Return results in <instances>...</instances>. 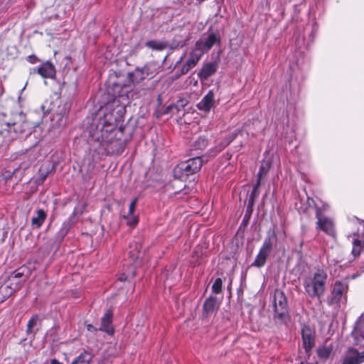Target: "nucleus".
<instances>
[{
	"label": "nucleus",
	"instance_id": "40",
	"mask_svg": "<svg viewBox=\"0 0 364 364\" xmlns=\"http://www.w3.org/2000/svg\"><path fill=\"white\" fill-rule=\"evenodd\" d=\"M358 322L359 323H360V324H361V323H364V313H363V314H362V315L360 316V318H359V319H358Z\"/></svg>",
	"mask_w": 364,
	"mask_h": 364
},
{
	"label": "nucleus",
	"instance_id": "30",
	"mask_svg": "<svg viewBox=\"0 0 364 364\" xmlns=\"http://www.w3.org/2000/svg\"><path fill=\"white\" fill-rule=\"evenodd\" d=\"M331 353V348L327 346H321L317 349L318 356L321 358H328Z\"/></svg>",
	"mask_w": 364,
	"mask_h": 364
},
{
	"label": "nucleus",
	"instance_id": "37",
	"mask_svg": "<svg viewBox=\"0 0 364 364\" xmlns=\"http://www.w3.org/2000/svg\"><path fill=\"white\" fill-rule=\"evenodd\" d=\"M127 219V225L129 226H131V227H134L135 226L137 223H138V217L133 215H129V218H126Z\"/></svg>",
	"mask_w": 364,
	"mask_h": 364
},
{
	"label": "nucleus",
	"instance_id": "44",
	"mask_svg": "<svg viewBox=\"0 0 364 364\" xmlns=\"http://www.w3.org/2000/svg\"><path fill=\"white\" fill-rule=\"evenodd\" d=\"M306 30H308V31H309V28H304V31H306Z\"/></svg>",
	"mask_w": 364,
	"mask_h": 364
},
{
	"label": "nucleus",
	"instance_id": "17",
	"mask_svg": "<svg viewBox=\"0 0 364 364\" xmlns=\"http://www.w3.org/2000/svg\"><path fill=\"white\" fill-rule=\"evenodd\" d=\"M220 38L215 33H210L208 37L203 41L202 39L198 40L196 43H201V49L205 53L209 50L215 44L220 43Z\"/></svg>",
	"mask_w": 364,
	"mask_h": 364
},
{
	"label": "nucleus",
	"instance_id": "1",
	"mask_svg": "<svg viewBox=\"0 0 364 364\" xmlns=\"http://www.w3.org/2000/svg\"><path fill=\"white\" fill-rule=\"evenodd\" d=\"M123 108L115 112L109 106L100 109L93 119L90 134L108 154H120L124 149V143L116 139L114 131L117 122L122 117Z\"/></svg>",
	"mask_w": 364,
	"mask_h": 364
},
{
	"label": "nucleus",
	"instance_id": "38",
	"mask_svg": "<svg viewBox=\"0 0 364 364\" xmlns=\"http://www.w3.org/2000/svg\"><path fill=\"white\" fill-rule=\"evenodd\" d=\"M196 144V149H204L207 146V141L204 138H199Z\"/></svg>",
	"mask_w": 364,
	"mask_h": 364
},
{
	"label": "nucleus",
	"instance_id": "27",
	"mask_svg": "<svg viewBox=\"0 0 364 364\" xmlns=\"http://www.w3.org/2000/svg\"><path fill=\"white\" fill-rule=\"evenodd\" d=\"M261 185V183L257 181L255 186H253V188L248 198V203L250 205H252L255 200L259 196V187Z\"/></svg>",
	"mask_w": 364,
	"mask_h": 364
},
{
	"label": "nucleus",
	"instance_id": "29",
	"mask_svg": "<svg viewBox=\"0 0 364 364\" xmlns=\"http://www.w3.org/2000/svg\"><path fill=\"white\" fill-rule=\"evenodd\" d=\"M71 227V222L70 220L65 221L61 226V228L58 232V237L63 239L68 233Z\"/></svg>",
	"mask_w": 364,
	"mask_h": 364
},
{
	"label": "nucleus",
	"instance_id": "41",
	"mask_svg": "<svg viewBox=\"0 0 364 364\" xmlns=\"http://www.w3.org/2000/svg\"><path fill=\"white\" fill-rule=\"evenodd\" d=\"M50 364H63V363L59 362L57 359L53 358L50 360Z\"/></svg>",
	"mask_w": 364,
	"mask_h": 364
},
{
	"label": "nucleus",
	"instance_id": "15",
	"mask_svg": "<svg viewBox=\"0 0 364 364\" xmlns=\"http://www.w3.org/2000/svg\"><path fill=\"white\" fill-rule=\"evenodd\" d=\"M364 362V350L359 353L357 350L349 348L346 352L342 364H360Z\"/></svg>",
	"mask_w": 364,
	"mask_h": 364
},
{
	"label": "nucleus",
	"instance_id": "3",
	"mask_svg": "<svg viewBox=\"0 0 364 364\" xmlns=\"http://www.w3.org/2000/svg\"><path fill=\"white\" fill-rule=\"evenodd\" d=\"M308 203L310 207L313 205L315 210V215L317 219L316 229L324 232L328 235L334 236L336 231L333 220L323 215V213L328 210L329 205L318 198L316 199L309 198Z\"/></svg>",
	"mask_w": 364,
	"mask_h": 364
},
{
	"label": "nucleus",
	"instance_id": "2",
	"mask_svg": "<svg viewBox=\"0 0 364 364\" xmlns=\"http://www.w3.org/2000/svg\"><path fill=\"white\" fill-rule=\"evenodd\" d=\"M327 278V273L320 269L306 277L303 281V287L307 295L311 299H320L326 291Z\"/></svg>",
	"mask_w": 364,
	"mask_h": 364
},
{
	"label": "nucleus",
	"instance_id": "42",
	"mask_svg": "<svg viewBox=\"0 0 364 364\" xmlns=\"http://www.w3.org/2000/svg\"><path fill=\"white\" fill-rule=\"evenodd\" d=\"M91 328H92V325H88V326H87V329H88V330H90H90H91Z\"/></svg>",
	"mask_w": 364,
	"mask_h": 364
},
{
	"label": "nucleus",
	"instance_id": "13",
	"mask_svg": "<svg viewBox=\"0 0 364 364\" xmlns=\"http://www.w3.org/2000/svg\"><path fill=\"white\" fill-rule=\"evenodd\" d=\"M31 73H38L43 78H54L55 76V68L51 63L46 62L38 68H33Z\"/></svg>",
	"mask_w": 364,
	"mask_h": 364
},
{
	"label": "nucleus",
	"instance_id": "16",
	"mask_svg": "<svg viewBox=\"0 0 364 364\" xmlns=\"http://www.w3.org/2000/svg\"><path fill=\"white\" fill-rule=\"evenodd\" d=\"M215 106V95L212 90H210L197 104V108L203 112H209Z\"/></svg>",
	"mask_w": 364,
	"mask_h": 364
},
{
	"label": "nucleus",
	"instance_id": "10",
	"mask_svg": "<svg viewBox=\"0 0 364 364\" xmlns=\"http://www.w3.org/2000/svg\"><path fill=\"white\" fill-rule=\"evenodd\" d=\"M301 337L303 347L307 354H310L311 350L315 346L316 333L315 331L309 326H304L301 328Z\"/></svg>",
	"mask_w": 364,
	"mask_h": 364
},
{
	"label": "nucleus",
	"instance_id": "22",
	"mask_svg": "<svg viewBox=\"0 0 364 364\" xmlns=\"http://www.w3.org/2000/svg\"><path fill=\"white\" fill-rule=\"evenodd\" d=\"M47 218V213L43 209L36 210V215L31 219V225L33 228H40Z\"/></svg>",
	"mask_w": 364,
	"mask_h": 364
},
{
	"label": "nucleus",
	"instance_id": "7",
	"mask_svg": "<svg viewBox=\"0 0 364 364\" xmlns=\"http://www.w3.org/2000/svg\"><path fill=\"white\" fill-rule=\"evenodd\" d=\"M200 48L201 43H196L193 48L192 49L189 54L188 59L181 68L180 75L186 74L187 73H188L189 70H191L198 64L201 57L204 54L203 51Z\"/></svg>",
	"mask_w": 364,
	"mask_h": 364
},
{
	"label": "nucleus",
	"instance_id": "35",
	"mask_svg": "<svg viewBox=\"0 0 364 364\" xmlns=\"http://www.w3.org/2000/svg\"><path fill=\"white\" fill-rule=\"evenodd\" d=\"M146 46L151 48L152 49L156 50H162L163 46L161 43L155 41H149L146 43Z\"/></svg>",
	"mask_w": 364,
	"mask_h": 364
},
{
	"label": "nucleus",
	"instance_id": "36",
	"mask_svg": "<svg viewBox=\"0 0 364 364\" xmlns=\"http://www.w3.org/2000/svg\"><path fill=\"white\" fill-rule=\"evenodd\" d=\"M137 203V198H134L129 205V211L127 216L124 218H129V215H133Z\"/></svg>",
	"mask_w": 364,
	"mask_h": 364
},
{
	"label": "nucleus",
	"instance_id": "43",
	"mask_svg": "<svg viewBox=\"0 0 364 364\" xmlns=\"http://www.w3.org/2000/svg\"><path fill=\"white\" fill-rule=\"evenodd\" d=\"M183 58V56L181 57L180 60L177 62V64H178L182 60Z\"/></svg>",
	"mask_w": 364,
	"mask_h": 364
},
{
	"label": "nucleus",
	"instance_id": "31",
	"mask_svg": "<svg viewBox=\"0 0 364 364\" xmlns=\"http://www.w3.org/2000/svg\"><path fill=\"white\" fill-rule=\"evenodd\" d=\"M241 132V130L237 129L231 133L228 138L225 139V141L223 142L221 147L219 149V151H221L223 149H224L225 146H227L230 142H232L237 136L239 133Z\"/></svg>",
	"mask_w": 364,
	"mask_h": 364
},
{
	"label": "nucleus",
	"instance_id": "5",
	"mask_svg": "<svg viewBox=\"0 0 364 364\" xmlns=\"http://www.w3.org/2000/svg\"><path fill=\"white\" fill-rule=\"evenodd\" d=\"M276 239V232L274 230H269L268 232V236L264 239L263 244L252 264V266L259 268L264 266L267 259L272 250L274 240Z\"/></svg>",
	"mask_w": 364,
	"mask_h": 364
},
{
	"label": "nucleus",
	"instance_id": "34",
	"mask_svg": "<svg viewBox=\"0 0 364 364\" xmlns=\"http://www.w3.org/2000/svg\"><path fill=\"white\" fill-rule=\"evenodd\" d=\"M183 104H181L180 105H176V104L170 105L166 108L164 113L165 114H169V113L174 114L175 110L176 112H179L181 109L180 107H183Z\"/></svg>",
	"mask_w": 364,
	"mask_h": 364
},
{
	"label": "nucleus",
	"instance_id": "8",
	"mask_svg": "<svg viewBox=\"0 0 364 364\" xmlns=\"http://www.w3.org/2000/svg\"><path fill=\"white\" fill-rule=\"evenodd\" d=\"M133 246L135 247V249L133 250H129V255L130 257L131 267L129 269L127 272H123L122 275L119 277V279L122 281L127 280L129 277H134L136 275L135 266L139 264L138 259L140 257V252L138 250V245L136 243L130 245V248Z\"/></svg>",
	"mask_w": 364,
	"mask_h": 364
},
{
	"label": "nucleus",
	"instance_id": "11",
	"mask_svg": "<svg viewBox=\"0 0 364 364\" xmlns=\"http://www.w3.org/2000/svg\"><path fill=\"white\" fill-rule=\"evenodd\" d=\"M19 124L17 123L5 124L0 129V141L9 142L18 136V129Z\"/></svg>",
	"mask_w": 364,
	"mask_h": 364
},
{
	"label": "nucleus",
	"instance_id": "9",
	"mask_svg": "<svg viewBox=\"0 0 364 364\" xmlns=\"http://www.w3.org/2000/svg\"><path fill=\"white\" fill-rule=\"evenodd\" d=\"M348 288V286L346 282L336 281L332 287L329 303L331 304H338L343 299H346Z\"/></svg>",
	"mask_w": 364,
	"mask_h": 364
},
{
	"label": "nucleus",
	"instance_id": "28",
	"mask_svg": "<svg viewBox=\"0 0 364 364\" xmlns=\"http://www.w3.org/2000/svg\"><path fill=\"white\" fill-rule=\"evenodd\" d=\"M40 318L38 315H33L27 323L26 333L28 334L31 333L34 331V328L37 326Z\"/></svg>",
	"mask_w": 364,
	"mask_h": 364
},
{
	"label": "nucleus",
	"instance_id": "14",
	"mask_svg": "<svg viewBox=\"0 0 364 364\" xmlns=\"http://www.w3.org/2000/svg\"><path fill=\"white\" fill-rule=\"evenodd\" d=\"M21 281L16 282H9L0 286V303L4 302L6 299L13 294L21 287Z\"/></svg>",
	"mask_w": 364,
	"mask_h": 364
},
{
	"label": "nucleus",
	"instance_id": "6",
	"mask_svg": "<svg viewBox=\"0 0 364 364\" xmlns=\"http://www.w3.org/2000/svg\"><path fill=\"white\" fill-rule=\"evenodd\" d=\"M273 303L274 317L284 321L288 316V306L286 296L282 291L279 289L274 291Z\"/></svg>",
	"mask_w": 364,
	"mask_h": 364
},
{
	"label": "nucleus",
	"instance_id": "19",
	"mask_svg": "<svg viewBox=\"0 0 364 364\" xmlns=\"http://www.w3.org/2000/svg\"><path fill=\"white\" fill-rule=\"evenodd\" d=\"M216 70L217 65L215 63H208L203 65L198 75L201 80H204L214 75Z\"/></svg>",
	"mask_w": 364,
	"mask_h": 364
},
{
	"label": "nucleus",
	"instance_id": "23",
	"mask_svg": "<svg viewBox=\"0 0 364 364\" xmlns=\"http://www.w3.org/2000/svg\"><path fill=\"white\" fill-rule=\"evenodd\" d=\"M218 307L217 300L215 297L210 296L203 304V313L205 316L212 314Z\"/></svg>",
	"mask_w": 364,
	"mask_h": 364
},
{
	"label": "nucleus",
	"instance_id": "33",
	"mask_svg": "<svg viewBox=\"0 0 364 364\" xmlns=\"http://www.w3.org/2000/svg\"><path fill=\"white\" fill-rule=\"evenodd\" d=\"M223 282L220 278H217L213 284L212 291L214 294H220L222 291Z\"/></svg>",
	"mask_w": 364,
	"mask_h": 364
},
{
	"label": "nucleus",
	"instance_id": "32",
	"mask_svg": "<svg viewBox=\"0 0 364 364\" xmlns=\"http://www.w3.org/2000/svg\"><path fill=\"white\" fill-rule=\"evenodd\" d=\"M6 47V55L9 57L14 58L16 54V48L14 46L8 45L7 42L2 41L1 42V48Z\"/></svg>",
	"mask_w": 364,
	"mask_h": 364
},
{
	"label": "nucleus",
	"instance_id": "26",
	"mask_svg": "<svg viewBox=\"0 0 364 364\" xmlns=\"http://www.w3.org/2000/svg\"><path fill=\"white\" fill-rule=\"evenodd\" d=\"M70 108V105L68 103H65L62 105V107L60 106L58 107L59 110H58V113L57 114V115L59 116L58 122H59L60 124H63L65 123V122H63V118L66 117L67 115L68 114Z\"/></svg>",
	"mask_w": 364,
	"mask_h": 364
},
{
	"label": "nucleus",
	"instance_id": "25",
	"mask_svg": "<svg viewBox=\"0 0 364 364\" xmlns=\"http://www.w3.org/2000/svg\"><path fill=\"white\" fill-rule=\"evenodd\" d=\"M28 277L24 275V273L23 271H21V269H18L16 270L13 274L11 276L9 279V282H16L18 281H21V286L22 284L26 281Z\"/></svg>",
	"mask_w": 364,
	"mask_h": 364
},
{
	"label": "nucleus",
	"instance_id": "20",
	"mask_svg": "<svg viewBox=\"0 0 364 364\" xmlns=\"http://www.w3.org/2000/svg\"><path fill=\"white\" fill-rule=\"evenodd\" d=\"M272 166V161L270 159L263 160L261 163L259 171L257 173V181L259 183H262L264 178L267 176L269 171L270 170Z\"/></svg>",
	"mask_w": 364,
	"mask_h": 364
},
{
	"label": "nucleus",
	"instance_id": "12",
	"mask_svg": "<svg viewBox=\"0 0 364 364\" xmlns=\"http://www.w3.org/2000/svg\"><path fill=\"white\" fill-rule=\"evenodd\" d=\"M360 228H358V232L353 234L352 254L354 257L360 255L364 246V223H360Z\"/></svg>",
	"mask_w": 364,
	"mask_h": 364
},
{
	"label": "nucleus",
	"instance_id": "21",
	"mask_svg": "<svg viewBox=\"0 0 364 364\" xmlns=\"http://www.w3.org/2000/svg\"><path fill=\"white\" fill-rule=\"evenodd\" d=\"M148 67L145 66L142 69L136 68L132 73L128 74L129 80L132 83H139L145 78V73L147 71Z\"/></svg>",
	"mask_w": 364,
	"mask_h": 364
},
{
	"label": "nucleus",
	"instance_id": "18",
	"mask_svg": "<svg viewBox=\"0 0 364 364\" xmlns=\"http://www.w3.org/2000/svg\"><path fill=\"white\" fill-rule=\"evenodd\" d=\"M112 321V312L111 311H107L101 319V326L100 327V330L105 331L109 335H112L114 333V328L111 325Z\"/></svg>",
	"mask_w": 364,
	"mask_h": 364
},
{
	"label": "nucleus",
	"instance_id": "24",
	"mask_svg": "<svg viewBox=\"0 0 364 364\" xmlns=\"http://www.w3.org/2000/svg\"><path fill=\"white\" fill-rule=\"evenodd\" d=\"M93 358V354L87 350H84L76 357L71 364H90Z\"/></svg>",
	"mask_w": 364,
	"mask_h": 364
},
{
	"label": "nucleus",
	"instance_id": "4",
	"mask_svg": "<svg viewBox=\"0 0 364 364\" xmlns=\"http://www.w3.org/2000/svg\"><path fill=\"white\" fill-rule=\"evenodd\" d=\"M203 164L201 157L196 156L178 164L173 169V176L181 181H186L190 176L198 173Z\"/></svg>",
	"mask_w": 364,
	"mask_h": 364
},
{
	"label": "nucleus",
	"instance_id": "39",
	"mask_svg": "<svg viewBox=\"0 0 364 364\" xmlns=\"http://www.w3.org/2000/svg\"><path fill=\"white\" fill-rule=\"evenodd\" d=\"M304 35L302 36V38H300V36H296V44L299 48H301L300 43L304 40Z\"/></svg>",
	"mask_w": 364,
	"mask_h": 364
}]
</instances>
